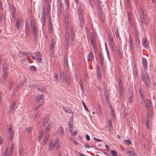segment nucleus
<instances>
[{
  "mask_svg": "<svg viewBox=\"0 0 156 156\" xmlns=\"http://www.w3.org/2000/svg\"><path fill=\"white\" fill-rule=\"evenodd\" d=\"M3 16V10H0V23H1L2 21Z\"/></svg>",
  "mask_w": 156,
  "mask_h": 156,
  "instance_id": "c756f323",
  "label": "nucleus"
},
{
  "mask_svg": "<svg viewBox=\"0 0 156 156\" xmlns=\"http://www.w3.org/2000/svg\"><path fill=\"white\" fill-rule=\"evenodd\" d=\"M44 98V95L42 94H39L35 97V100L36 102H39L40 101L43 100Z\"/></svg>",
  "mask_w": 156,
  "mask_h": 156,
  "instance_id": "f8f14e48",
  "label": "nucleus"
},
{
  "mask_svg": "<svg viewBox=\"0 0 156 156\" xmlns=\"http://www.w3.org/2000/svg\"><path fill=\"white\" fill-rule=\"evenodd\" d=\"M104 95L105 99L108 100L109 96L108 93V90L107 89H105L104 90Z\"/></svg>",
  "mask_w": 156,
  "mask_h": 156,
  "instance_id": "aec40b11",
  "label": "nucleus"
},
{
  "mask_svg": "<svg viewBox=\"0 0 156 156\" xmlns=\"http://www.w3.org/2000/svg\"><path fill=\"white\" fill-rule=\"evenodd\" d=\"M62 107L63 109L65 112L69 113H72V111L70 109V108H67L63 106H62Z\"/></svg>",
  "mask_w": 156,
  "mask_h": 156,
  "instance_id": "a211bd4d",
  "label": "nucleus"
},
{
  "mask_svg": "<svg viewBox=\"0 0 156 156\" xmlns=\"http://www.w3.org/2000/svg\"><path fill=\"white\" fill-rule=\"evenodd\" d=\"M140 95H141V98H142V101L144 102V103H145V104H146V103L147 102V101L146 102H145V100L144 99V96L143 95V93L142 94H140Z\"/></svg>",
  "mask_w": 156,
  "mask_h": 156,
  "instance_id": "680f3d73",
  "label": "nucleus"
},
{
  "mask_svg": "<svg viewBox=\"0 0 156 156\" xmlns=\"http://www.w3.org/2000/svg\"><path fill=\"white\" fill-rule=\"evenodd\" d=\"M60 80L62 83L66 82L67 85L69 86L70 84L69 77L68 75H66L64 76L63 72H61L60 74Z\"/></svg>",
  "mask_w": 156,
  "mask_h": 156,
  "instance_id": "7ed1b4c3",
  "label": "nucleus"
},
{
  "mask_svg": "<svg viewBox=\"0 0 156 156\" xmlns=\"http://www.w3.org/2000/svg\"><path fill=\"white\" fill-rule=\"evenodd\" d=\"M98 56L99 57V60L100 62V64L101 65H102L103 64V56L100 54V52L98 53Z\"/></svg>",
  "mask_w": 156,
  "mask_h": 156,
  "instance_id": "dca6fc26",
  "label": "nucleus"
},
{
  "mask_svg": "<svg viewBox=\"0 0 156 156\" xmlns=\"http://www.w3.org/2000/svg\"><path fill=\"white\" fill-rule=\"evenodd\" d=\"M141 20V26L142 27L144 23H145L146 25H147L148 24V21L147 16H145V17H142Z\"/></svg>",
  "mask_w": 156,
  "mask_h": 156,
  "instance_id": "6e6552de",
  "label": "nucleus"
},
{
  "mask_svg": "<svg viewBox=\"0 0 156 156\" xmlns=\"http://www.w3.org/2000/svg\"><path fill=\"white\" fill-rule=\"evenodd\" d=\"M31 27L34 32V35H36L37 29V28L34 26V24H33L32 22L31 23Z\"/></svg>",
  "mask_w": 156,
  "mask_h": 156,
  "instance_id": "4468645a",
  "label": "nucleus"
},
{
  "mask_svg": "<svg viewBox=\"0 0 156 156\" xmlns=\"http://www.w3.org/2000/svg\"><path fill=\"white\" fill-rule=\"evenodd\" d=\"M133 95V93L132 92H130L128 94V97H129V99L128 100V102L129 103H130L132 101V97Z\"/></svg>",
  "mask_w": 156,
  "mask_h": 156,
  "instance_id": "f3484780",
  "label": "nucleus"
},
{
  "mask_svg": "<svg viewBox=\"0 0 156 156\" xmlns=\"http://www.w3.org/2000/svg\"><path fill=\"white\" fill-rule=\"evenodd\" d=\"M149 42L146 38H144L143 40L142 44L145 48H147L149 46Z\"/></svg>",
  "mask_w": 156,
  "mask_h": 156,
  "instance_id": "1a4fd4ad",
  "label": "nucleus"
},
{
  "mask_svg": "<svg viewBox=\"0 0 156 156\" xmlns=\"http://www.w3.org/2000/svg\"><path fill=\"white\" fill-rule=\"evenodd\" d=\"M124 142L128 145L131 144V141L129 139L127 140H124Z\"/></svg>",
  "mask_w": 156,
  "mask_h": 156,
  "instance_id": "72a5a7b5",
  "label": "nucleus"
},
{
  "mask_svg": "<svg viewBox=\"0 0 156 156\" xmlns=\"http://www.w3.org/2000/svg\"><path fill=\"white\" fill-rule=\"evenodd\" d=\"M22 54L23 55L26 56L29 55L28 52H22Z\"/></svg>",
  "mask_w": 156,
  "mask_h": 156,
  "instance_id": "338daca9",
  "label": "nucleus"
},
{
  "mask_svg": "<svg viewBox=\"0 0 156 156\" xmlns=\"http://www.w3.org/2000/svg\"><path fill=\"white\" fill-rule=\"evenodd\" d=\"M14 135L13 133L10 134L9 136V139H10L11 140H12L13 139V137Z\"/></svg>",
  "mask_w": 156,
  "mask_h": 156,
  "instance_id": "864d4df0",
  "label": "nucleus"
},
{
  "mask_svg": "<svg viewBox=\"0 0 156 156\" xmlns=\"http://www.w3.org/2000/svg\"><path fill=\"white\" fill-rule=\"evenodd\" d=\"M43 104V102H42L41 104L37 105V106L35 107V110H37V109L41 107V106Z\"/></svg>",
  "mask_w": 156,
  "mask_h": 156,
  "instance_id": "3c124183",
  "label": "nucleus"
},
{
  "mask_svg": "<svg viewBox=\"0 0 156 156\" xmlns=\"http://www.w3.org/2000/svg\"><path fill=\"white\" fill-rule=\"evenodd\" d=\"M108 123L109 127V130L110 131L113 129L112 122L111 120H109Z\"/></svg>",
  "mask_w": 156,
  "mask_h": 156,
  "instance_id": "c85d7f7f",
  "label": "nucleus"
},
{
  "mask_svg": "<svg viewBox=\"0 0 156 156\" xmlns=\"http://www.w3.org/2000/svg\"><path fill=\"white\" fill-rule=\"evenodd\" d=\"M30 69L31 70L35 71L36 70L35 67L34 66H31L30 67Z\"/></svg>",
  "mask_w": 156,
  "mask_h": 156,
  "instance_id": "09e8293b",
  "label": "nucleus"
},
{
  "mask_svg": "<svg viewBox=\"0 0 156 156\" xmlns=\"http://www.w3.org/2000/svg\"><path fill=\"white\" fill-rule=\"evenodd\" d=\"M133 69L134 77V78H136L137 77V71L136 69V67H133Z\"/></svg>",
  "mask_w": 156,
  "mask_h": 156,
  "instance_id": "b1692460",
  "label": "nucleus"
},
{
  "mask_svg": "<svg viewBox=\"0 0 156 156\" xmlns=\"http://www.w3.org/2000/svg\"><path fill=\"white\" fill-rule=\"evenodd\" d=\"M127 154L130 156H137V154L135 153L134 152L130 151H127L126 152Z\"/></svg>",
  "mask_w": 156,
  "mask_h": 156,
  "instance_id": "4be33fe9",
  "label": "nucleus"
},
{
  "mask_svg": "<svg viewBox=\"0 0 156 156\" xmlns=\"http://www.w3.org/2000/svg\"><path fill=\"white\" fill-rule=\"evenodd\" d=\"M82 104L83 105V106L85 109V110L87 111L88 110V109L87 108L86 106L85 105L83 101H82Z\"/></svg>",
  "mask_w": 156,
  "mask_h": 156,
  "instance_id": "603ef678",
  "label": "nucleus"
},
{
  "mask_svg": "<svg viewBox=\"0 0 156 156\" xmlns=\"http://www.w3.org/2000/svg\"><path fill=\"white\" fill-rule=\"evenodd\" d=\"M112 155L111 156H117L116 152L114 150H112L111 151Z\"/></svg>",
  "mask_w": 156,
  "mask_h": 156,
  "instance_id": "e433bc0d",
  "label": "nucleus"
},
{
  "mask_svg": "<svg viewBox=\"0 0 156 156\" xmlns=\"http://www.w3.org/2000/svg\"><path fill=\"white\" fill-rule=\"evenodd\" d=\"M25 28H26V31H25L26 35V36H28L29 35V33L27 30V27H26Z\"/></svg>",
  "mask_w": 156,
  "mask_h": 156,
  "instance_id": "0e129e2a",
  "label": "nucleus"
},
{
  "mask_svg": "<svg viewBox=\"0 0 156 156\" xmlns=\"http://www.w3.org/2000/svg\"><path fill=\"white\" fill-rule=\"evenodd\" d=\"M20 24V20L19 19H17L16 20V23L15 25V27H16L18 30H19L20 28L19 26Z\"/></svg>",
  "mask_w": 156,
  "mask_h": 156,
  "instance_id": "6ab92c4d",
  "label": "nucleus"
},
{
  "mask_svg": "<svg viewBox=\"0 0 156 156\" xmlns=\"http://www.w3.org/2000/svg\"><path fill=\"white\" fill-rule=\"evenodd\" d=\"M119 93L120 97L121 98H123L124 95V93L122 88L119 89Z\"/></svg>",
  "mask_w": 156,
  "mask_h": 156,
  "instance_id": "5701e85b",
  "label": "nucleus"
},
{
  "mask_svg": "<svg viewBox=\"0 0 156 156\" xmlns=\"http://www.w3.org/2000/svg\"><path fill=\"white\" fill-rule=\"evenodd\" d=\"M49 118L48 115H47L45 118L44 119L43 121V122L42 126H44L49 121Z\"/></svg>",
  "mask_w": 156,
  "mask_h": 156,
  "instance_id": "2eb2a0df",
  "label": "nucleus"
},
{
  "mask_svg": "<svg viewBox=\"0 0 156 156\" xmlns=\"http://www.w3.org/2000/svg\"><path fill=\"white\" fill-rule=\"evenodd\" d=\"M142 62L143 64V67L144 69L146 70L147 68V62L146 59L145 58H142Z\"/></svg>",
  "mask_w": 156,
  "mask_h": 156,
  "instance_id": "9b49d317",
  "label": "nucleus"
},
{
  "mask_svg": "<svg viewBox=\"0 0 156 156\" xmlns=\"http://www.w3.org/2000/svg\"><path fill=\"white\" fill-rule=\"evenodd\" d=\"M86 136V139L87 140L89 141V140H90V137L89 136L88 134H86V136Z\"/></svg>",
  "mask_w": 156,
  "mask_h": 156,
  "instance_id": "e2e57ef3",
  "label": "nucleus"
},
{
  "mask_svg": "<svg viewBox=\"0 0 156 156\" xmlns=\"http://www.w3.org/2000/svg\"><path fill=\"white\" fill-rule=\"evenodd\" d=\"M53 141H50L49 145L48 150H50V151H51L52 150L51 147H52V146L53 145Z\"/></svg>",
  "mask_w": 156,
  "mask_h": 156,
  "instance_id": "4c0bfd02",
  "label": "nucleus"
},
{
  "mask_svg": "<svg viewBox=\"0 0 156 156\" xmlns=\"http://www.w3.org/2000/svg\"><path fill=\"white\" fill-rule=\"evenodd\" d=\"M42 134H40L39 135L38 139V141L39 142L41 140L42 138Z\"/></svg>",
  "mask_w": 156,
  "mask_h": 156,
  "instance_id": "bf43d9fd",
  "label": "nucleus"
},
{
  "mask_svg": "<svg viewBox=\"0 0 156 156\" xmlns=\"http://www.w3.org/2000/svg\"><path fill=\"white\" fill-rule=\"evenodd\" d=\"M12 151H13V150L12 149H11V148H10L9 151V154H8V155H9V156H11V154H12Z\"/></svg>",
  "mask_w": 156,
  "mask_h": 156,
  "instance_id": "4d7b16f0",
  "label": "nucleus"
},
{
  "mask_svg": "<svg viewBox=\"0 0 156 156\" xmlns=\"http://www.w3.org/2000/svg\"><path fill=\"white\" fill-rule=\"evenodd\" d=\"M141 12L142 13V16H143V17H145V16H146V12L143 9H141Z\"/></svg>",
  "mask_w": 156,
  "mask_h": 156,
  "instance_id": "58836bf2",
  "label": "nucleus"
},
{
  "mask_svg": "<svg viewBox=\"0 0 156 156\" xmlns=\"http://www.w3.org/2000/svg\"><path fill=\"white\" fill-rule=\"evenodd\" d=\"M60 134L61 136H62L63 135H64V133L63 129L62 127L61 126L60 127Z\"/></svg>",
  "mask_w": 156,
  "mask_h": 156,
  "instance_id": "a19ab883",
  "label": "nucleus"
},
{
  "mask_svg": "<svg viewBox=\"0 0 156 156\" xmlns=\"http://www.w3.org/2000/svg\"><path fill=\"white\" fill-rule=\"evenodd\" d=\"M7 77L6 74L3 73V76L1 79V81L2 82H4L6 78Z\"/></svg>",
  "mask_w": 156,
  "mask_h": 156,
  "instance_id": "393cba45",
  "label": "nucleus"
},
{
  "mask_svg": "<svg viewBox=\"0 0 156 156\" xmlns=\"http://www.w3.org/2000/svg\"><path fill=\"white\" fill-rule=\"evenodd\" d=\"M25 80L21 81L20 83L17 85V88H19L22 86L25 81Z\"/></svg>",
  "mask_w": 156,
  "mask_h": 156,
  "instance_id": "7c9ffc66",
  "label": "nucleus"
},
{
  "mask_svg": "<svg viewBox=\"0 0 156 156\" xmlns=\"http://www.w3.org/2000/svg\"><path fill=\"white\" fill-rule=\"evenodd\" d=\"M78 11L79 15L80 20V21H81L83 23V10L82 5H80L79 6L78 9Z\"/></svg>",
  "mask_w": 156,
  "mask_h": 156,
  "instance_id": "39448f33",
  "label": "nucleus"
},
{
  "mask_svg": "<svg viewBox=\"0 0 156 156\" xmlns=\"http://www.w3.org/2000/svg\"><path fill=\"white\" fill-rule=\"evenodd\" d=\"M58 7L59 12L60 14H62L63 12V7L62 6V5H58Z\"/></svg>",
  "mask_w": 156,
  "mask_h": 156,
  "instance_id": "cd10ccee",
  "label": "nucleus"
},
{
  "mask_svg": "<svg viewBox=\"0 0 156 156\" xmlns=\"http://www.w3.org/2000/svg\"><path fill=\"white\" fill-rule=\"evenodd\" d=\"M7 68L6 67L4 66L2 68L3 73L6 74V70Z\"/></svg>",
  "mask_w": 156,
  "mask_h": 156,
  "instance_id": "37998d69",
  "label": "nucleus"
},
{
  "mask_svg": "<svg viewBox=\"0 0 156 156\" xmlns=\"http://www.w3.org/2000/svg\"><path fill=\"white\" fill-rule=\"evenodd\" d=\"M8 148L7 147L5 150V152L3 154V155H4V156H5L6 155H8Z\"/></svg>",
  "mask_w": 156,
  "mask_h": 156,
  "instance_id": "79ce46f5",
  "label": "nucleus"
},
{
  "mask_svg": "<svg viewBox=\"0 0 156 156\" xmlns=\"http://www.w3.org/2000/svg\"><path fill=\"white\" fill-rule=\"evenodd\" d=\"M19 152L20 155H21L23 153V149L21 147H20L19 149Z\"/></svg>",
  "mask_w": 156,
  "mask_h": 156,
  "instance_id": "c9c22d12",
  "label": "nucleus"
},
{
  "mask_svg": "<svg viewBox=\"0 0 156 156\" xmlns=\"http://www.w3.org/2000/svg\"><path fill=\"white\" fill-rule=\"evenodd\" d=\"M97 78L98 79H100L101 77L100 71H97Z\"/></svg>",
  "mask_w": 156,
  "mask_h": 156,
  "instance_id": "a18cd8bd",
  "label": "nucleus"
},
{
  "mask_svg": "<svg viewBox=\"0 0 156 156\" xmlns=\"http://www.w3.org/2000/svg\"><path fill=\"white\" fill-rule=\"evenodd\" d=\"M108 37L109 41L113 40L112 36L111 34H109Z\"/></svg>",
  "mask_w": 156,
  "mask_h": 156,
  "instance_id": "5fc2aeb1",
  "label": "nucleus"
},
{
  "mask_svg": "<svg viewBox=\"0 0 156 156\" xmlns=\"http://www.w3.org/2000/svg\"><path fill=\"white\" fill-rule=\"evenodd\" d=\"M16 104V102L15 101H13L11 106L9 108V112H12Z\"/></svg>",
  "mask_w": 156,
  "mask_h": 156,
  "instance_id": "ddd939ff",
  "label": "nucleus"
},
{
  "mask_svg": "<svg viewBox=\"0 0 156 156\" xmlns=\"http://www.w3.org/2000/svg\"><path fill=\"white\" fill-rule=\"evenodd\" d=\"M68 125H69L70 126V131L72 132V130L71 129V128L73 127V120L71 119H70L68 122Z\"/></svg>",
  "mask_w": 156,
  "mask_h": 156,
  "instance_id": "412c9836",
  "label": "nucleus"
},
{
  "mask_svg": "<svg viewBox=\"0 0 156 156\" xmlns=\"http://www.w3.org/2000/svg\"><path fill=\"white\" fill-rule=\"evenodd\" d=\"M110 43L112 46V48H115V45L114 43L113 40L109 41Z\"/></svg>",
  "mask_w": 156,
  "mask_h": 156,
  "instance_id": "c03bdc74",
  "label": "nucleus"
},
{
  "mask_svg": "<svg viewBox=\"0 0 156 156\" xmlns=\"http://www.w3.org/2000/svg\"><path fill=\"white\" fill-rule=\"evenodd\" d=\"M36 60L39 63L42 62L41 54L39 51H37L35 53Z\"/></svg>",
  "mask_w": 156,
  "mask_h": 156,
  "instance_id": "0eeeda50",
  "label": "nucleus"
},
{
  "mask_svg": "<svg viewBox=\"0 0 156 156\" xmlns=\"http://www.w3.org/2000/svg\"><path fill=\"white\" fill-rule=\"evenodd\" d=\"M63 66L65 70L67 71L68 68V65L67 58L66 56H65L64 58Z\"/></svg>",
  "mask_w": 156,
  "mask_h": 156,
  "instance_id": "9d476101",
  "label": "nucleus"
},
{
  "mask_svg": "<svg viewBox=\"0 0 156 156\" xmlns=\"http://www.w3.org/2000/svg\"><path fill=\"white\" fill-rule=\"evenodd\" d=\"M72 143L76 145H77L78 144V143L76 142V140H75L74 139H72Z\"/></svg>",
  "mask_w": 156,
  "mask_h": 156,
  "instance_id": "13d9d810",
  "label": "nucleus"
},
{
  "mask_svg": "<svg viewBox=\"0 0 156 156\" xmlns=\"http://www.w3.org/2000/svg\"><path fill=\"white\" fill-rule=\"evenodd\" d=\"M46 10L47 12H50V6L49 5H47Z\"/></svg>",
  "mask_w": 156,
  "mask_h": 156,
  "instance_id": "8fccbe9b",
  "label": "nucleus"
},
{
  "mask_svg": "<svg viewBox=\"0 0 156 156\" xmlns=\"http://www.w3.org/2000/svg\"><path fill=\"white\" fill-rule=\"evenodd\" d=\"M128 41L129 46V47L130 48H131L132 47V40L131 39V37L130 36H129V39L128 40Z\"/></svg>",
  "mask_w": 156,
  "mask_h": 156,
  "instance_id": "473e14b6",
  "label": "nucleus"
},
{
  "mask_svg": "<svg viewBox=\"0 0 156 156\" xmlns=\"http://www.w3.org/2000/svg\"><path fill=\"white\" fill-rule=\"evenodd\" d=\"M42 20H45V13H42V15L41 16Z\"/></svg>",
  "mask_w": 156,
  "mask_h": 156,
  "instance_id": "052dcab7",
  "label": "nucleus"
},
{
  "mask_svg": "<svg viewBox=\"0 0 156 156\" xmlns=\"http://www.w3.org/2000/svg\"><path fill=\"white\" fill-rule=\"evenodd\" d=\"M49 137V135L48 134H47L46 135L43 141L44 144H46V142L48 141V140Z\"/></svg>",
  "mask_w": 156,
  "mask_h": 156,
  "instance_id": "a878e982",
  "label": "nucleus"
},
{
  "mask_svg": "<svg viewBox=\"0 0 156 156\" xmlns=\"http://www.w3.org/2000/svg\"><path fill=\"white\" fill-rule=\"evenodd\" d=\"M118 85L119 89L122 88V83L121 79L120 78L119 79V81L118 82Z\"/></svg>",
  "mask_w": 156,
  "mask_h": 156,
  "instance_id": "bb28decb",
  "label": "nucleus"
},
{
  "mask_svg": "<svg viewBox=\"0 0 156 156\" xmlns=\"http://www.w3.org/2000/svg\"><path fill=\"white\" fill-rule=\"evenodd\" d=\"M98 7L99 8V10L100 11V12L101 13L102 12V7L101 5H99L98 6Z\"/></svg>",
  "mask_w": 156,
  "mask_h": 156,
  "instance_id": "6e6d98bb",
  "label": "nucleus"
},
{
  "mask_svg": "<svg viewBox=\"0 0 156 156\" xmlns=\"http://www.w3.org/2000/svg\"><path fill=\"white\" fill-rule=\"evenodd\" d=\"M58 5H62V1L61 0H57Z\"/></svg>",
  "mask_w": 156,
  "mask_h": 156,
  "instance_id": "774afa93",
  "label": "nucleus"
},
{
  "mask_svg": "<svg viewBox=\"0 0 156 156\" xmlns=\"http://www.w3.org/2000/svg\"><path fill=\"white\" fill-rule=\"evenodd\" d=\"M32 128L30 127H29L27 128H26L25 130V131L30 133V131L31 130Z\"/></svg>",
  "mask_w": 156,
  "mask_h": 156,
  "instance_id": "49530a36",
  "label": "nucleus"
},
{
  "mask_svg": "<svg viewBox=\"0 0 156 156\" xmlns=\"http://www.w3.org/2000/svg\"><path fill=\"white\" fill-rule=\"evenodd\" d=\"M51 124L50 123H48L47 125V126L46 127L45 129V130H46L47 132H48L49 131L51 128Z\"/></svg>",
  "mask_w": 156,
  "mask_h": 156,
  "instance_id": "f704fd0d",
  "label": "nucleus"
},
{
  "mask_svg": "<svg viewBox=\"0 0 156 156\" xmlns=\"http://www.w3.org/2000/svg\"><path fill=\"white\" fill-rule=\"evenodd\" d=\"M33 87H36L37 88V90L40 92H44L45 90V87L41 84H37L36 85H32Z\"/></svg>",
  "mask_w": 156,
  "mask_h": 156,
  "instance_id": "423d86ee",
  "label": "nucleus"
},
{
  "mask_svg": "<svg viewBox=\"0 0 156 156\" xmlns=\"http://www.w3.org/2000/svg\"><path fill=\"white\" fill-rule=\"evenodd\" d=\"M145 107L147 108V115L146 120V126L148 129L149 128V116H151L153 113L152 108V104L151 100L147 99V101L145 105Z\"/></svg>",
  "mask_w": 156,
  "mask_h": 156,
  "instance_id": "f03ea898",
  "label": "nucleus"
},
{
  "mask_svg": "<svg viewBox=\"0 0 156 156\" xmlns=\"http://www.w3.org/2000/svg\"><path fill=\"white\" fill-rule=\"evenodd\" d=\"M65 22L66 28V32L65 43L66 45H69L74 38V34L73 28L72 27L70 28H69V18L67 15L66 16L65 18Z\"/></svg>",
  "mask_w": 156,
  "mask_h": 156,
  "instance_id": "f257e3e1",
  "label": "nucleus"
},
{
  "mask_svg": "<svg viewBox=\"0 0 156 156\" xmlns=\"http://www.w3.org/2000/svg\"><path fill=\"white\" fill-rule=\"evenodd\" d=\"M118 54L119 55V56L120 57V58H122V56L121 52V51H120V50H118Z\"/></svg>",
  "mask_w": 156,
  "mask_h": 156,
  "instance_id": "69168bd1",
  "label": "nucleus"
},
{
  "mask_svg": "<svg viewBox=\"0 0 156 156\" xmlns=\"http://www.w3.org/2000/svg\"><path fill=\"white\" fill-rule=\"evenodd\" d=\"M79 84L81 90L83 89V81L82 80H80V81H79Z\"/></svg>",
  "mask_w": 156,
  "mask_h": 156,
  "instance_id": "ea45409f",
  "label": "nucleus"
},
{
  "mask_svg": "<svg viewBox=\"0 0 156 156\" xmlns=\"http://www.w3.org/2000/svg\"><path fill=\"white\" fill-rule=\"evenodd\" d=\"M48 23H49V26H50L51 27V30L52 29V26L51 23V20L50 17L49 16V17Z\"/></svg>",
  "mask_w": 156,
  "mask_h": 156,
  "instance_id": "de8ad7c7",
  "label": "nucleus"
},
{
  "mask_svg": "<svg viewBox=\"0 0 156 156\" xmlns=\"http://www.w3.org/2000/svg\"><path fill=\"white\" fill-rule=\"evenodd\" d=\"M142 76L143 80L144 81L145 85L149 87L150 85L149 80L150 78L149 76L146 72H143L142 73Z\"/></svg>",
  "mask_w": 156,
  "mask_h": 156,
  "instance_id": "20e7f679",
  "label": "nucleus"
},
{
  "mask_svg": "<svg viewBox=\"0 0 156 156\" xmlns=\"http://www.w3.org/2000/svg\"><path fill=\"white\" fill-rule=\"evenodd\" d=\"M88 58L89 59H93V60H94V57L93 55V54L91 52H90L88 55Z\"/></svg>",
  "mask_w": 156,
  "mask_h": 156,
  "instance_id": "2f4dec72",
  "label": "nucleus"
}]
</instances>
